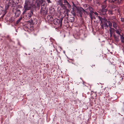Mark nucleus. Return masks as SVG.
Here are the masks:
<instances>
[{"instance_id": "nucleus-16", "label": "nucleus", "mask_w": 124, "mask_h": 124, "mask_svg": "<svg viewBox=\"0 0 124 124\" xmlns=\"http://www.w3.org/2000/svg\"><path fill=\"white\" fill-rule=\"evenodd\" d=\"M94 13V12L93 11L91 10H90V12L89 14V16L90 18L91 21L92 22V20H93V15Z\"/></svg>"}, {"instance_id": "nucleus-41", "label": "nucleus", "mask_w": 124, "mask_h": 124, "mask_svg": "<svg viewBox=\"0 0 124 124\" xmlns=\"http://www.w3.org/2000/svg\"><path fill=\"white\" fill-rule=\"evenodd\" d=\"M83 11L82 12H83L85 14V13L86 12V11H85V10L84 9H83Z\"/></svg>"}, {"instance_id": "nucleus-38", "label": "nucleus", "mask_w": 124, "mask_h": 124, "mask_svg": "<svg viewBox=\"0 0 124 124\" xmlns=\"http://www.w3.org/2000/svg\"><path fill=\"white\" fill-rule=\"evenodd\" d=\"M46 1L47 2V3H51L52 2L50 1V0H46Z\"/></svg>"}, {"instance_id": "nucleus-50", "label": "nucleus", "mask_w": 124, "mask_h": 124, "mask_svg": "<svg viewBox=\"0 0 124 124\" xmlns=\"http://www.w3.org/2000/svg\"><path fill=\"white\" fill-rule=\"evenodd\" d=\"M112 34H110V36L111 37H112Z\"/></svg>"}, {"instance_id": "nucleus-28", "label": "nucleus", "mask_w": 124, "mask_h": 124, "mask_svg": "<svg viewBox=\"0 0 124 124\" xmlns=\"http://www.w3.org/2000/svg\"><path fill=\"white\" fill-rule=\"evenodd\" d=\"M120 36L121 40L122 42L124 41L123 40L124 39V37L122 35H120Z\"/></svg>"}, {"instance_id": "nucleus-5", "label": "nucleus", "mask_w": 124, "mask_h": 124, "mask_svg": "<svg viewBox=\"0 0 124 124\" xmlns=\"http://www.w3.org/2000/svg\"><path fill=\"white\" fill-rule=\"evenodd\" d=\"M40 13L41 14H43V15H46L47 14V10H46L45 7H41Z\"/></svg>"}, {"instance_id": "nucleus-27", "label": "nucleus", "mask_w": 124, "mask_h": 124, "mask_svg": "<svg viewBox=\"0 0 124 124\" xmlns=\"http://www.w3.org/2000/svg\"><path fill=\"white\" fill-rule=\"evenodd\" d=\"M108 24V26H109V29H110L112 28H111V27L112 26V23H111L109 21Z\"/></svg>"}, {"instance_id": "nucleus-2", "label": "nucleus", "mask_w": 124, "mask_h": 124, "mask_svg": "<svg viewBox=\"0 0 124 124\" xmlns=\"http://www.w3.org/2000/svg\"><path fill=\"white\" fill-rule=\"evenodd\" d=\"M16 5V3L13 0H9L8 4L5 5V11L7 10L10 7L11 9V8L15 7Z\"/></svg>"}, {"instance_id": "nucleus-7", "label": "nucleus", "mask_w": 124, "mask_h": 124, "mask_svg": "<svg viewBox=\"0 0 124 124\" xmlns=\"http://www.w3.org/2000/svg\"><path fill=\"white\" fill-rule=\"evenodd\" d=\"M107 0H108V2L110 4H117L119 5L118 0H105L104 1V2H106Z\"/></svg>"}, {"instance_id": "nucleus-29", "label": "nucleus", "mask_w": 124, "mask_h": 124, "mask_svg": "<svg viewBox=\"0 0 124 124\" xmlns=\"http://www.w3.org/2000/svg\"><path fill=\"white\" fill-rule=\"evenodd\" d=\"M107 5L105 4L101 6V9H105L106 8Z\"/></svg>"}, {"instance_id": "nucleus-9", "label": "nucleus", "mask_w": 124, "mask_h": 124, "mask_svg": "<svg viewBox=\"0 0 124 124\" xmlns=\"http://www.w3.org/2000/svg\"><path fill=\"white\" fill-rule=\"evenodd\" d=\"M15 10V17L17 18L20 16L21 12L20 10L19 9H16Z\"/></svg>"}, {"instance_id": "nucleus-59", "label": "nucleus", "mask_w": 124, "mask_h": 124, "mask_svg": "<svg viewBox=\"0 0 124 124\" xmlns=\"http://www.w3.org/2000/svg\"><path fill=\"white\" fill-rule=\"evenodd\" d=\"M123 40L124 41V40Z\"/></svg>"}, {"instance_id": "nucleus-44", "label": "nucleus", "mask_w": 124, "mask_h": 124, "mask_svg": "<svg viewBox=\"0 0 124 124\" xmlns=\"http://www.w3.org/2000/svg\"><path fill=\"white\" fill-rule=\"evenodd\" d=\"M121 21L122 22H123L124 21V18H121Z\"/></svg>"}, {"instance_id": "nucleus-22", "label": "nucleus", "mask_w": 124, "mask_h": 124, "mask_svg": "<svg viewBox=\"0 0 124 124\" xmlns=\"http://www.w3.org/2000/svg\"><path fill=\"white\" fill-rule=\"evenodd\" d=\"M105 90L104 88L103 89L101 88L100 89V90L98 91L99 93L100 94H101Z\"/></svg>"}, {"instance_id": "nucleus-25", "label": "nucleus", "mask_w": 124, "mask_h": 124, "mask_svg": "<svg viewBox=\"0 0 124 124\" xmlns=\"http://www.w3.org/2000/svg\"><path fill=\"white\" fill-rule=\"evenodd\" d=\"M63 22L65 24H66L67 25V24H68L69 22V21H68V20H67L66 18V19H65L64 21Z\"/></svg>"}, {"instance_id": "nucleus-37", "label": "nucleus", "mask_w": 124, "mask_h": 124, "mask_svg": "<svg viewBox=\"0 0 124 124\" xmlns=\"http://www.w3.org/2000/svg\"><path fill=\"white\" fill-rule=\"evenodd\" d=\"M116 33L117 34H118V35H121L120 33V31H118V30H116Z\"/></svg>"}, {"instance_id": "nucleus-43", "label": "nucleus", "mask_w": 124, "mask_h": 124, "mask_svg": "<svg viewBox=\"0 0 124 124\" xmlns=\"http://www.w3.org/2000/svg\"><path fill=\"white\" fill-rule=\"evenodd\" d=\"M94 14L95 15H97V16H98V14L96 12H94Z\"/></svg>"}, {"instance_id": "nucleus-35", "label": "nucleus", "mask_w": 124, "mask_h": 124, "mask_svg": "<svg viewBox=\"0 0 124 124\" xmlns=\"http://www.w3.org/2000/svg\"><path fill=\"white\" fill-rule=\"evenodd\" d=\"M64 2L66 5V4H67L68 3V2L66 0H63Z\"/></svg>"}, {"instance_id": "nucleus-58", "label": "nucleus", "mask_w": 124, "mask_h": 124, "mask_svg": "<svg viewBox=\"0 0 124 124\" xmlns=\"http://www.w3.org/2000/svg\"><path fill=\"white\" fill-rule=\"evenodd\" d=\"M95 66V65H93V66Z\"/></svg>"}, {"instance_id": "nucleus-54", "label": "nucleus", "mask_w": 124, "mask_h": 124, "mask_svg": "<svg viewBox=\"0 0 124 124\" xmlns=\"http://www.w3.org/2000/svg\"><path fill=\"white\" fill-rule=\"evenodd\" d=\"M59 11H60V12H62V11H61V10H60V9L59 10Z\"/></svg>"}, {"instance_id": "nucleus-32", "label": "nucleus", "mask_w": 124, "mask_h": 124, "mask_svg": "<svg viewBox=\"0 0 124 124\" xmlns=\"http://www.w3.org/2000/svg\"><path fill=\"white\" fill-rule=\"evenodd\" d=\"M114 4H112L111 6V8L113 9L115 8L116 7V6Z\"/></svg>"}, {"instance_id": "nucleus-6", "label": "nucleus", "mask_w": 124, "mask_h": 124, "mask_svg": "<svg viewBox=\"0 0 124 124\" xmlns=\"http://www.w3.org/2000/svg\"><path fill=\"white\" fill-rule=\"evenodd\" d=\"M30 23L32 24H36L38 22L37 20L35 18H31L30 20Z\"/></svg>"}, {"instance_id": "nucleus-57", "label": "nucleus", "mask_w": 124, "mask_h": 124, "mask_svg": "<svg viewBox=\"0 0 124 124\" xmlns=\"http://www.w3.org/2000/svg\"><path fill=\"white\" fill-rule=\"evenodd\" d=\"M6 0L7 1H8V0Z\"/></svg>"}, {"instance_id": "nucleus-4", "label": "nucleus", "mask_w": 124, "mask_h": 124, "mask_svg": "<svg viewBox=\"0 0 124 124\" xmlns=\"http://www.w3.org/2000/svg\"><path fill=\"white\" fill-rule=\"evenodd\" d=\"M23 18L25 19H30L31 16L32 14H33V13L31 11L30 12L23 14Z\"/></svg>"}, {"instance_id": "nucleus-36", "label": "nucleus", "mask_w": 124, "mask_h": 124, "mask_svg": "<svg viewBox=\"0 0 124 124\" xmlns=\"http://www.w3.org/2000/svg\"><path fill=\"white\" fill-rule=\"evenodd\" d=\"M72 2V4H73V5L72 6V7H75V8H76V7H77L74 4L73 2Z\"/></svg>"}, {"instance_id": "nucleus-55", "label": "nucleus", "mask_w": 124, "mask_h": 124, "mask_svg": "<svg viewBox=\"0 0 124 124\" xmlns=\"http://www.w3.org/2000/svg\"><path fill=\"white\" fill-rule=\"evenodd\" d=\"M94 17H95L93 15V18H94Z\"/></svg>"}, {"instance_id": "nucleus-45", "label": "nucleus", "mask_w": 124, "mask_h": 124, "mask_svg": "<svg viewBox=\"0 0 124 124\" xmlns=\"http://www.w3.org/2000/svg\"><path fill=\"white\" fill-rule=\"evenodd\" d=\"M96 3L98 4H100V3L99 1H97L96 2Z\"/></svg>"}, {"instance_id": "nucleus-33", "label": "nucleus", "mask_w": 124, "mask_h": 124, "mask_svg": "<svg viewBox=\"0 0 124 124\" xmlns=\"http://www.w3.org/2000/svg\"><path fill=\"white\" fill-rule=\"evenodd\" d=\"M63 0H59L58 2L59 4L63 3Z\"/></svg>"}, {"instance_id": "nucleus-48", "label": "nucleus", "mask_w": 124, "mask_h": 124, "mask_svg": "<svg viewBox=\"0 0 124 124\" xmlns=\"http://www.w3.org/2000/svg\"><path fill=\"white\" fill-rule=\"evenodd\" d=\"M85 14H86L87 15H88L89 14L88 12L87 11H86V12L85 13Z\"/></svg>"}, {"instance_id": "nucleus-17", "label": "nucleus", "mask_w": 124, "mask_h": 124, "mask_svg": "<svg viewBox=\"0 0 124 124\" xmlns=\"http://www.w3.org/2000/svg\"><path fill=\"white\" fill-rule=\"evenodd\" d=\"M36 3H37L36 4L37 7H39L38 9H39V8L41 4V1L38 0H36L35 1Z\"/></svg>"}, {"instance_id": "nucleus-1", "label": "nucleus", "mask_w": 124, "mask_h": 124, "mask_svg": "<svg viewBox=\"0 0 124 124\" xmlns=\"http://www.w3.org/2000/svg\"><path fill=\"white\" fill-rule=\"evenodd\" d=\"M31 7L37 8V7L35 5L32 3H30V2L28 0L25 1V3L23 9H24L23 12V14L26 12L27 10L31 9Z\"/></svg>"}, {"instance_id": "nucleus-31", "label": "nucleus", "mask_w": 124, "mask_h": 124, "mask_svg": "<svg viewBox=\"0 0 124 124\" xmlns=\"http://www.w3.org/2000/svg\"><path fill=\"white\" fill-rule=\"evenodd\" d=\"M66 5L68 7V8L69 9H71V6L69 3L67 4H66Z\"/></svg>"}, {"instance_id": "nucleus-30", "label": "nucleus", "mask_w": 124, "mask_h": 124, "mask_svg": "<svg viewBox=\"0 0 124 124\" xmlns=\"http://www.w3.org/2000/svg\"><path fill=\"white\" fill-rule=\"evenodd\" d=\"M43 1H41V7H45V2H43Z\"/></svg>"}, {"instance_id": "nucleus-53", "label": "nucleus", "mask_w": 124, "mask_h": 124, "mask_svg": "<svg viewBox=\"0 0 124 124\" xmlns=\"http://www.w3.org/2000/svg\"><path fill=\"white\" fill-rule=\"evenodd\" d=\"M93 19H94L95 20H96V18L95 17H94V18H93Z\"/></svg>"}, {"instance_id": "nucleus-18", "label": "nucleus", "mask_w": 124, "mask_h": 124, "mask_svg": "<svg viewBox=\"0 0 124 124\" xmlns=\"http://www.w3.org/2000/svg\"><path fill=\"white\" fill-rule=\"evenodd\" d=\"M108 10L107 8H105V9H101V11L103 13V14H106V13L107 12V11Z\"/></svg>"}, {"instance_id": "nucleus-24", "label": "nucleus", "mask_w": 124, "mask_h": 124, "mask_svg": "<svg viewBox=\"0 0 124 124\" xmlns=\"http://www.w3.org/2000/svg\"><path fill=\"white\" fill-rule=\"evenodd\" d=\"M58 4L63 8H66V7L64 5L65 4H63V3Z\"/></svg>"}, {"instance_id": "nucleus-34", "label": "nucleus", "mask_w": 124, "mask_h": 124, "mask_svg": "<svg viewBox=\"0 0 124 124\" xmlns=\"http://www.w3.org/2000/svg\"><path fill=\"white\" fill-rule=\"evenodd\" d=\"M123 0H118L119 5L123 1Z\"/></svg>"}, {"instance_id": "nucleus-19", "label": "nucleus", "mask_w": 124, "mask_h": 124, "mask_svg": "<svg viewBox=\"0 0 124 124\" xmlns=\"http://www.w3.org/2000/svg\"><path fill=\"white\" fill-rule=\"evenodd\" d=\"M103 22H104V24H107L108 23L109 21H108L107 19L105 18H104V19Z\"/></svg>"}, {"instance_id": "nucleus-8", "label": "nucleus", "mask_w": 124, "mask_h": 124, "mask_svg": "<svg viewBox=\"0 0 124 124\" xmlns=\"http://www.w3.org/2000/svg\"><path fill=\"white\" fill-rule=\"evenodd\" d=\"M74 16L73 15L72 16H70L68 17L67 18V20H68L69 22H70L72 23L73 22L75 19Z\"/></svg>"}, {"instance_id": "nucleus-12", "label": "nucleus", "mask_w": 124, "mask_h": 124, "mask_svg": "<svg viewBox=\"0 0 124 124\" xmlns=\"http://www.w3.org/2000/svg\"><path fill=\"white\" fill-rule=\"evenodd\" d=\"M96 17H97L99 19V20H97L96 22L97 23H99L100 22V21L101 22V23H102L104 19V18H102L100 16H97Z\"/></svg>"}, {"instance_id": "nucleus-47", "label": "nucleus", "mask_w": 124, "mask_h": 124, "mask_svg": "<svg viewBox=\"0 0 124 124\" xmlns=\"http://www.w3.org/2000/svg\"><path fill=\"white\" fill-rule=\"evenodd\" d=\"M104 26L103 25V24H102V25H101V27H102V28L103 29V30L104 29Z\"/></svg>"}, {"instance_id": "nucleus-42", "label": "nucleus", "mask_w": 124, "mask_h": 124, "mask_svg": "<svg viewBox=\"0 0 124 124\" xmlns=\"http://www.w3.org/2000/svg\"><path fill=\"white\" fill-rule=\"evenodd\" d=\"M103 25L105 27H108V24H103Z\"/></svg>"}, {"instance_id": "nucleus-51", "label": "nucleus", "mask_w": 124, "mask_h": 124, "mask_svg": "<svg viewBox=\"0 0 124 124\" xmlns=\"http://www.w3.org/2000/svg\"><path fill=\"white\" fill-rule=\"evenodd\" d=\"M114 38H115V37H116V36L115 35V34H114Z\"/></svg>"}, {"instance_id": "nucleus-13", "label": "nucleus", "mask_w": 124, "mask_h": 124, "mask_svg": "<svg viewBox=\"0 0 124 124\" xmlns=\"http://www.w3.org/2000/svg\"><path fill=\"white\" fill-rule=\"evenodd\" d=\"M47 19L49 21H50L51 22H53L54 19L52 16L50 15L47 16Z\"/></svg>"}, {"instance_id": "nucleus-26", "label": "nucleus", "mask_w": 124, "mask_h": 124, "mask_svg": "<svg viewBox=\"0 0 124 124\" xmlns=\"http://www.w3.org/2000/svg\"><path fill=\"white\" fill-rule=\"evenodd\" d=\"M108 13L109 14H111L112 15L113 14V11L111 9H109L108 11Z\"/></svg>"}, {"instance_id": "nucleus-52", "label": "nucleus", "mask_w": 124, "mask_h": 124, "mask_svg": "<svg viewBox=\"0 0 124 124\" xmlns=\"http://www.w3.org/2000/svg\"><path fill=\"white\" fill-rule=\"evenodd\" d=\"M9 36H7V38H8H8H9Z\"/></svg>"}, {"instance_id": "nucleus-20", "label": "nucleus", "mask_w": 124, "mask_h": 124, "mask_svg": "<svg viewBox=\"0 0 124 124\" xmlns=\"http://www.w3.org/2000/svg\"><path fill=\"white\" fill-rule=\"evenodd\" d=\"M115 30L113 28L109 29V31H110V34H112L115 31Z\"/></svg>"}, {"instance_id": "nucleus-11", "label": "nucleus", "mask_w": 124, "mask_h": 124, "mask_svg": "<svg viewBox=\"0 0 124 124\" xmlns=\"http://www.w3.org/2000/svg\"><path fill=\"white\" fill-rule=\"evenodd\" d=\"M2 14H3V15L1 17L2 18L4 16L6 13L5 12L3 8L2 7L0 6V15Z\"/></svg>"}, {"instance_id": "nucleus-21", "label": "nucleus", "mask_w": 124, "mask_h": 124, "mask_svg": "<svg viewBox=\"0 0 124 124\" xmlns=\"http://www.w3.org/2000/svg\"><path fill=\"white\" fill-rule=\"evenodd\" d=\"M23 18L22 17H20L16 21V24H18L21 20H22V19Z\"/></svg>"}, {"instance_id": "nucleus-3", "label": "nucleus", "mask_w": 124, "mask_h": 124, "mask_svg": "<svg viewBox=\"0 0 124 124\" xmlns=\"http://www.w3.org/2000/svg\"><path fill=\"white\" fill-rule=\"evenodd\" d=\"M64 17L61 16L58 19L57 18H55L53 22L54 24L56 25H59L61 27L62 25V21L64 18Z\"/></svg>"}, {"instance_id": "nucleus-10", "label": "nucleus", "mask_w": 124, "mask_h": 124, "mask_svg": "<svg viewBox=\"0 0 124 124\" xmlns=\"http://www.w3.org/2000/svg\"><path fill=\"white\" fill-rule=\"evenodd\" d=\"M83 8L81 7H79L77 9V12L80 15V16L82 17V16L83 13L82 12L83 11Z\"/></svg>"}, {"instance_id": "nucleus-40", "label": "nucleus", "mask_w": 124, "mask_h": 124, "mask_svg": "<svg viewBox=\"0 0 124 124\" xmlns=\"http://www.w3.org/2000/svg\"><path fill=\"white\" fill-rule=\"evenodd\" d=\"M83 11L82 12H83L85 14V13L86 12V11H85V10L84 9H83Z\"/></svg>"}, {"instance_id": "nucleus-14", "label": "nucleus", "mask_w": 124, "mask_h": 124, "mask_svg": "<svg viewBox=\"0 0 124 124\" xmlns=\"http://www.w3.org/2000/svg\"><path fill=\"white\" fill-rule=\"evenodd\" d=\"M83 6L84 7V9L86 10H89L90 11L91 10V8H92L91 7H90L89 5L86 4H84Z\"/></svg>"}, {"instance_id": "nucleus-39", "label": "nucleus", "mask_w": 124, "mask_h": 124, "mask_svg": "<svg viewBox=\"0 0 124 124\" xmlns=\"http://www.w3.org/2000/svg\"><path fill=\"white\" fill-rule=\"evenodd\" d=\"M114 39L116 41H118V39L116 37H115Z\"/></svg>"}, {"instance_id": "nucleus-49", "label": "nucleus", "mask_w": 124, "mask_h": 124, "mask_svg": "<svg viewBox=\"0 0 124 124\" xmlns=\"http://www.w3.org/2000/svg\"><path fill=\"white\" fill-rule=\"evenodd\" d=\"M108 73H109L110 72V71L108 70L107 71V72Z\"/></svg>"}, {"instance_id": "nucleus-56", "label": "nucleus", "mask_w": 124, "mask_h": 124, "mask_svg": "<svg viewBox=\"0 0 124 124\" xmlns=\"http://www.w3.org/2000/svg\"><path fill=\"white\" fill-rule=\"evenodd\" d=\"M44 0H41V1H43Z\"/></svg>"}, {"instance_id": "nucleus-46", "label": "nucleus", "mask_w": 124, "mask_h": 124, "mask_svg": "<svg viewBox=\"0 0 124 124\" xmlns=\"http://www.w3.org/2000/svg\"><path fill=\"white\" fill-rule=\"evenodd\" d=\"M117 30H118V31H119L120 32H121L122 31V30L120 29H118Z\"/></svg>"}, {"instance_id": "nucleus-23", "label": "nucleus", "mask_w": 124, "mask_h": 124, "mask_svg": "<svg viewBox=\"0 0 124 124\" xmlns=\"http://www.w3.org/2000/svg\"><path fill=\"white\" fill-rule=\"evenodd\" d=\"M112 23L113 24V27L116 29L117 26L116 22L115 21H113Z\"/></svg>"}, {"instance_id": "nucleus-15", "label": "nucleus", "mask_w": 124, "mask_h": 124, "mask_svg": "<svg viewBox=\"0 0 124 124\" xmlns=\"http://www.w3.org/2000/svg\"><path fill=\"white\" fill-rule=\"evenodd\" d=\"M78 8L76 7V8L75 7H72V10L71 12L72 14L74 16H75L76 14V10L77 11Z\"/></svg>"}]
</instances>
